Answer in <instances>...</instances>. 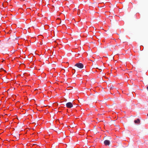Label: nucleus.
<instances>
[{
  "label": "nucleus",
  "instance_id": "obj_1",
  "mask_svg": "<svg viewBox=\"0 0 148 148\" xmlns=\"http://www.w3.org/2000/svg\"><path fill=\"white\" fill-rule=\"evenodd\" d=\"M75 66L80 69H82L84 67L83 64L82 63H79L76 64Z\"/></svg>",
  "mask_w": 148,
  "mask_h": 148
},
{
  "label": "nucleus",
  "instance_id": "obj_2",
  "mask_svg": "<svg viewBox=\"0 0 148 148\" xmlns=\"http://www.w3.org/2000/svg\"><path fill=\"white\" fill-rule=\"evenodd\" d=\"M66 106L67 108H71L73 107V105L71 102H69L66 103Z\"/></svg>",
  "mask_w": 148,
  "mask_h": 148
},
{
  "label": "nucleus",
  "instance_id": "obj_3",
  "mask_svg": "<svg viewBox=\"0 0 148 148\" xmlns=\"http://www.w3.org/2000/svg\"><path fill=\"white\" fill-rule=\"evenodd\" d=\"M104 144L106 145H109L110 144V142L108 140H105L104 141Z\"/></svg>",
  "mask_w": 148,
  "mask_h": 148
},
{
  "label": "nucleus",
  "instance_id": "obj_4",
  "mask_svg": "<svg viewBox=\"0 0 148 148\" xmlns=\"http://www.w3.org/2000/svg\"><path fill=\"white\" fill-rule=\"evenodd\" d=\"M134 122L135 123L138 124L140 123V120L139 119H137V120H135L134 121Z\"/></svg>",
  "mask_w": 148,
  "mask_h": 148
}]
</instances>
